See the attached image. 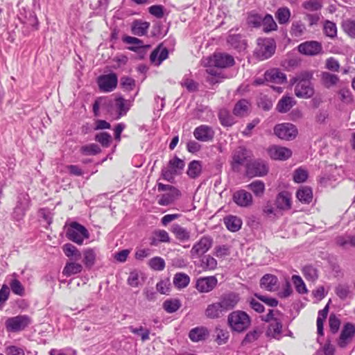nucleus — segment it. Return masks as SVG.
<instances>
[{"mask_svg": "<svg viewBox=\"0 0 355 355\" xmlns=\"http://www.w3.org/2000/svg\"><path fill=\"white\" fill-rule=\"evenodd\" d=\"M295 101L292 97L283 96L277 103L276 109L279 112L286 113L294 105Z\"/></svg>", "mask_w": 355, "mask_h": 355, "instance_id": "473e14b6", "label": "nucleus"}, {"mask_svg": "<svg viewBox=\"0 0 355 355\" xmlns=\"http://www.w3.org/2000/svg\"><path fill=\"white\" fill-rule=\"evenodd\" d=\"M76 261H69L66 263L62 270L63 275L70 277L71 275L79 274L83 271V265Z\"/></svg>", "mask_w": 355, "mask_h": 355, "instance_id": "bb28decb", "label": "nucleus"}, {"mask_svg": "<svg viewBox=\"0 0 355 355\" xmlns=\"http://www.w3.org/2000/svg\"><path fill=\"white\" fill-rule=\"evenodd\" d=\"M148 12L150 15L155 16L157 18H162L164 12V7L162 5H153L148 8Z\"/></svg>", "mask_w": 355, "mask_h": 355, "instance_id": "774afa93", "label": "nucleus"}, {"mask_svg": "<svg viewBox=\"0 0 355 355\" xmlns=\"http://www.w3.org/2000/svg\"><path fill=\"white\" fill-rule=\"evenodd\" d=\"M115 107L119 112V116H122L126 114L130 105L123 98L118 97L115 99Z\"/></svg>", "mask_w": 355, "mask_h": 355, "instance_id": "37998d69", "label": "nucleus"}, {"mask_svg": "<svg viewBox=\"0 0 355 355\" xmlns=\"http://www.w3.org/2000/svg\"><path fill=\"white\" fill-rule=\"evenodd\" d=\"M226 227L231 232H236L241 227V220L235 216H228L224 218Z\"/></svg>", "mask_w": 355, "mask_h": 355, "instance_id": "72a5a7b5", "label": "nucleus"}, {"mask_svg": "<svg viewBox=\"0 0 355 355\" xmlns=\"http://www.w3.org/2000/svg\"><path fill=\"white\" fill-rule=\"evenodd\" d=\"M265 79L267 82L282 84L286 82V76L279 69H272L265 72Z\"/></svg>", "mask_w": 355, "mask_h": 355, "instance_id": "aec40b11", "label": "nucleus"}, {"mask_svg": "<svg viewBox=\"0 0 355 355\" xmlns=\"http://www.w3.org/2000/svg\"><path fill=\"white\" fill-rule=\"evenodd\" d=\"M209 336V331L205 327H197L190 330L189 334V338L193 342H199L205 340Z\"/></svg>", "mask_w": 355, "mask_h": 355, "instance_id": "a878e982", "label": "nucleus"}, {"mask_svg": "<svg viewBox=\"0 0 355 355\" xmlns=\"http://www.w3.org/2000/svg\"><path fill=\"white\" fill-rule=\"evenodd\" d=\"M189 282L190 277L183 272H178L173 277V284L178 289L186 288Z\"/></svg>", "mask_w": 355, "mask_h": 355, "instance_id": "4c0bfd02", "label": "nucleus"}, {"mask_svg": "<svg viewBox=\"0 0 355 355\" xmlns=\"http://www.w3.org/2000/svg\"><path fill=\"white\" fill-rule=\"evenodd\" d=\"M322 50V44L317 41H307L298 46V51L307 55H315Z\"/></svg>", "mask_w": 355, "mask_h": 355, "instance_id": "f3484780", "label": "nucleus"}, {"mask_svg": "<svg viewBox=\"0 0 355 355\" xmlns=\"http://www.w3.org/2000/svg\"><path fill=\"white\" fill-rule=\"evenodd\" d=\"M274 132L281 139L293 140L297 135V129L292 123H284L275 125Z\"/></svg>", "mask_w": 355, "mask_h": 355, "instance_id": "1a4fd4ad", "label": "nucleus"}, {"mask_svg": "<svg viewBox=\"0 0 355 355\" xmlns=\"http://www.w3.org/2000/svg\"><path fill=\"white\" fill-rule=\"evenodd\" d=\"M62 251L70 261H78L81 258L80 251L71 243H65L62 247Z\"/></svg>", "mask_w": 355, "mask_h": 355, "instance_id": "c85d7f7f", "label": "nucleus"}, {"mask_svg": "<svg viewBox=\"0 0 355 355\" xmlns=\"http://www.w3.org/2000/svg\"><path fill=\"white\" fill-rule=\"evenodd\" d=\"M218 115L220 124L224 127H231L235 123L234 117L225 108L220 109Z\"/></svg>", "mask_w": 355, "mask_h": 355, "instance_id": "f704fd0d", "label": "nucleus"}, {"mask_svg": "<svg viewBox=\"0 0 355 355\" xmlns=\"http://www.w3.org/2000/svg\"><path fill=\"white\" fill-rule=\"evenodd\" d=\"M296 198L303 204H309L313 199V191L311 187H301L296 192Z\"/></svg>", "mask_w": 355, "mask_h": 355, "instance_id": "c756f323", "label": "nucleus"}, {"mask_svg": "<svg viewBox=\"0 0 355 355\" xmlns=\"http://www.w3.org/2000/svg\"><path fill=\"white\" fill-rule=\"evenodd\" d=\"M66 236L70 241L82 245L85 239L89 237L87 230L77 222H72L66 232Z\"/></svg>", "mask_w": 355, "mask_h": 355, "instance_id": "39448f33", "label": "nucleus"}, {"mask_svg": "<svg viewBox=\"0 0 355 355\" xmlns=\"http://www.w3.org/2000/svg\"><path fill=\"white\" fill-rule=\"evenodd\" d=\"M218 279L215 276L200 277L196 283V288L200 293H209L217 285Z\"/></svg>", "mask_w": 355, "mask_h": 355, "instance_id": "2eb2a0df", "label": "nucleus"}, {"mask_svg": "<svg viewBox=\"0 0 355 355\" xmlns=\"http://www.w3.org/2000/svg\"><path fill=\"white\" fill-rule=\"evenodd\" d=\"M215 135L214 129L208 125H200L193 130V136L198 141L202 142L211 141Z\"/></svg>", "mask_w": 355, "mask_h": 355, "instance_id": "ddd939ff", "label": "nucleus"}, {"mask_svg": "<svg viewBox=\"0 0 355 355\" xmlns=\"http://www.w3.org/2000/svg\"><path fill=\"white\" fill-rule=\"evenodd\" d=\"M342 28L345 33L349 37L355 39V20L347 19L342 23Z\"/></svg>", "mask_w": 355, "mask_h": 355, "instance_id": "a18cd8bd", "label": "nucleus"}, {"mask_svg": "<svg viewBox=\"0 0 355 355\" xmlns=\"http://www.w3.org/2000/svg\"><path fill=\"white\" fill-rule=\"evenodd\" d=\"M282 330V322L278 319H275L273 322H271L268 327V334H270L273 338H276L280 335Z\"/></svg>", "mask_w": 355, "mask_h": 355, "instance_id": "5fc2aeb1", "label": "nucleus"}, {"mask_svg": "<svg viewBox=\"0 0 355 355\" xmlns=\"http://www.w3.org/2000/svg\"><path fill=\"white\" fill-rule=\"evenodd\" d=\"M213 239L209 235H204L195 242L189 252L191 259H199L205 254L213 245Z\"/></svg>", "mask_w": 355, "mask_h": 355, "instance_id": "20e7f679", "label": "nucleus"}, {"mask_svg": "<svg viewBox=\"0 0 355 355\" xmlns=\"http://www.w3.org/2000/svg\"><path fill=\"white\" fill-rule=\"evenodd\" d=\"M267 151L270 157L275 160L284 161L290 158L292 155L291 149L277 145L270 146Z\"/></svg>", "mask_w": 355, "mask_h": 355, "instance_id": "4468645a", "label": "nucleus"}, {"mask_svg": "<svg viewBox=\"0 0 355 355\" xmlns=\"http://www.w3.org/2000/svg\"><path fill=\"white\" fill-rule=\"evenodd\" d=\"M302 272L307 281L315 282L318 278V270L312 266H305Z\"/></svg>", "mask_w": 355, "mask_h": 355, "instance_id": "49530a36", "label": "nucleus"}, {"mask_svg": "<svg viewBox=\"0 0 355 355\" xmlns=\"http://www.w3.org/2000/svg\"><path fill=\"white\" fill-rule=\"evenodd\" d=\"M170 230L174 234L175 239L180 242L188 241L190 239V232L179 224H173Z\"/></svg>", "mask_w": 355, "mask_h": 355, "instance_id": "b1692460", "label": "nucleus"}, {"mask_svg": "<svg viewBox=\"0 0 355 355\" xmlns=\"http://www.w3.org/2000/svg\"><path fill=\"white\" fill-rule=\"evenodd\" d=\"M96 253L92 248H87L83 251V263L86 268L90 269L96 262Z\"/></svg>", "mask_w": 355, "mask_h": 355, "instance_id": "e433bc0d", "label": "nucleus"}, {"mask_svg": "<svg viewBox=\"0 0 355 355\" xmlns=\"http://www.w3.org/2000/svg\"><path fill=\"white\" fill-rule=\"evenodd\" d=\"M341 324L340 319L334 313H331L329 318V330L333 334L338 333Z\"/></svg>", "mask_w": 355, "mask_h": 355, "instance_id": "864d4df0", "label": "nucleus"}, {"mask_svg": "<svg viewBox=\"0 0 355 355\" xmlns=\"http://www.w3.org/2000/svg\"><path fill=\"white\" fill-rule=\"evenodd\" d=\"M275 49V42L272 39L259 38L257 40L256 55L261 60H266L274 54Z\"/></svg>", "mask_w": 355, "mask_h": 355, "instance_id": "0eeeda50", "label": "nucleus"}, {"mask_svg": "<svg viewBox=\"0 0 355 355\" xmlns=\"http://www.w3.org/2000/svg\"><path fill=\"white\" fill-rule=\"evenodd\" d=\"M118 79L114 73L107 75H101L97 78V84L100 91L110 92L117 86Z\"/></svg>", "mask_w": 355, "mask_h": 355, "instance_id": "9b49d317", "label": "nucleus"}, {"mask_svg": "<svg viewBox=\"0 0 355 355\" xmlns=\"http://www.w3.org/2000/svg\"><path fill=\"white\" fill-rule=\"evenodd\" d=\"M228 324L233 331L241 333L250 327L251 319L245 311H235L228 315Z\"/></svg>", "mask_w": 355, "mask_h": 355, "instance_id": "7ed1b4c3", "label": "nucleus"}, {"mask_svg": "<svg viewBox=\"0 0 355 355\" xmlns=\"http://www.w3.org/2000/svg\"><path fill=\"white\" fill-rule=\"evenodd\" d=\"M199 267L203 271H213L217 268L218 262L216 259L210 254L203 255L200 258Z\"/></svg>", "mask_w": 355, "mask_h": 355, "instance_id": "393cba45", "label": "nucleus"}, {"mask_svg": "<svg viewBox=\"0 0 355 355\" xmlns=\"http://www.w3.org/2000/svg\"><path fill=\"white\" fill-rule=\"evenodd\" d=\"M262 331L259 328H255L248 331L241 341L243 346L249 345L257 341L262 334Z\"/></svg>", "mask_w": 355, "mask_h": 355, "instance_id": "c9c22d12", "label": "nucleus"}, {"mask_svg": "<svg viewBox=\"0 0 355 355\" xmlns=\"http://www.w3.org/2000/svg\"><path fill=\"white\" fill-rule=\"evenodd\" d=\"M308 178V171L302 168L299 167L295 169L293 172V181L296 183L304 182Z\"/></svg>", "mask_w": 355, "mask_h": 355, "instance_id": "bf43d9fd", "label": "nucleus"}, {"mask_svg": "<svg viewBox=\"0 0 355 355\" xmlns=\"http://www.w3.org/2000/svg\"><path fill=\"white\" fill-rule=\"evenodd\" d=\"M336 243L338 246L347 249L349 247L355 248V234H347L337 236Z\"/></svg>", "mask_w": 355, "mask_h": 355, "instance_id": "7c9ffc66", "label": "nucleus"}, {"mask_svg": "<svg viewBox=\"0 0 355 355\" xmlns=\"http://www.w3.org/2000/svg\"><path fill=\"white\" fill-rule=\"evenodd\" d=\"M210 62L214 67L220 69L231 67L235 64L233 56L226 53H215L211 57Z\"/></svg>", "mask_w": 355, "mask_h": 355, "instance_id": "f8f14e48", "label": "nucleus"}, {"mask_svg": "<svg viewBox=\"0 0 355 355\" xmlns=\"http://www.w3.org/2000/svg\"><path fill=\"white\" fill-rule=\"evenodd\" d=\"M122 40L125 44L135 45V46L128 47V49L132 51H136L138 49L144 46L143 41L137 37L125 35L123 37Z\"/></svg>", "mask_w": 355, "mask_h": 355, "instance_id": "8fccbe9b", "label": "nucleus"}, {"mask_svg": "<svg viewBox=\"0 0 355 355\" xmlns=\"http://www.w3.org/2000/svg\"><path fill=\"white\" fill-rule=\"evenodd\" d=\"M292 280L298 293L302 294L307 293L306 285L302 279L299 275H293Z\"/></svg>", "mask_w": 355, "mask_h": 355, "instance_id": "338daca9", "label": "nucleus"}, {"mask_svg": "<svg viewBox=\"0 0 355 355\" xmlns=\"http://www.w3.org/2000/svg\"><path fill=\"white\" fill-rule=\"evenodd\" d=\"M227 43L238 51L244 50L246 48V42L242 39L241 35H230L227 39Z\"/></svg>", "mask_w": 355, "mask_h": 355, "instance_id": "2f4dec72", "label": "nucleus"}, {"mask_svg": "<svg viewBox=\"0 0 355 355\" xmlns=\"http://www.w3.org/2000/svg\"><path fill=\"white\" fill-rule=\"evenodd\" d=\"M321 80L325 87L330 88L337 84L339 78L335 74L323 72L321 75Z\"/></svg>", "mask_w": 355, "mask_h": 355, "instance_id": "ea45409f", "label": "nucleus"}, {"mask_svg": "<svg viewBox=\"0 0 355 355\" xmlns=\"http://www.w3.org/2000/svg\"><path fill=\"white\" fill-rule=\"evenodd\" d=\"M306 26L301 21H294L291 28V34L296 37H301L306 32Z\"/></svg>", "mask_w": 355, "mask_h": 355, "instance_id": "09e8293b", "label": "nucleus"}, {"mask_svg": "<svg viewBox=\"0 0 355 355\" xmlns=\"http://www.w3.org/2000/svg\"><path fill=\"white\" fill-rule=\"evenodd\" d=\"M302 7L309 11H317L322 8V3L320 0H308L303 3Z\"/></svg>", "mask_w": 355, "mask_h": 355, "instance_id": "e2e57ef3", "label": "nucleus"}, {"mask_svg": "<svg viewBox=\"0 0 355 355\" xmlns=\"http://www.w3.org/2000/svg\"><path fill=\"white\" fill-rule=\"evenodd\" d=\"M31 318L27 315H18L8 318L5 322L8 332H19L24 330L31 323Z\"/></svg>", "mask_w": 355, "mask_h": 355, "instance_id": "423d86ee", "label": "nucleus"}, {"mask_svg": "<svg viewBox=\"0 0 355 355\" xmlns=\"http://www.w3.org/2000/svg\"><path fill=\"white\" fill-rule=\"evenodd\" d=\"M248 110V103L247 101L243 99L238 101L233 110V113L236 116H243L245 115Z\"/></svg>", "mask_w": 355, "mask_h": 355, "instance_id": "3c124183", "label": "nucleus"}, {"mask_svg": "<svg viewBox=\"0 0 355 355\" xmlns=\"http://www.w3.org/2000/svg\"><path fill=\"white\" fill-rule=\"evenodd\" d=\"M246 187L252 191L256 196L261 197L265 191V184L261 180H254L248 184Z\"/></svg>", "mask_w": 355, "mask_h": 355, "instance_id": "a19ab883", "label": "nucleus"}, {"mask_svg": "<svg viewBox=\"0 0 355 355\" xmlns=\"http://www.w3.org/2000/svg\"><path fill=\"white\" fill-rule=\"evenodd\" d=\"M313 73L304 71L293 79V83L295 84V94L298 98H309L314 94L315 90L311 82Z\"/></svg>", "mask_w": 355, "mask_h": 355, "instance_id": "f03ea898", "label": "nucleus"}, {"mask_svg": "<svg viewBox=\"0 0 355 355\" xmlns=\"http://www.w3.org/2000/svg\"><path fill=\"white\" fill-rule=\"evenodd\" d=\"M168 56V49L160 44L151 52L150 60L155 66H159L164 60L167 59Z\"/></svg>", "mask_w": 355, "mask_h": 355, "instance_id": "6ab92c4d", "label": "nucleus"}, {"mask_svg": "<svg viewBox=\"0 0 355 355\" xmlns=\"http://www.w3.org/2000/svg\"><path fill=\"white\" fill-rule=\"evenodd\" d=\"M10 286L14 294L19 296H24L25 295V288L17 279H12L10 283Z\"/></svg>", "mask_w": 355, "mask_h": 355, "instance_id": "680f3d73", "label": "nucleus"}, {"mask_svg": "<svg viewBox=\"0 0 355 355\" xmlns=\"http://www.w3.org/2000/svg\"><path fill=\"white\" fill-rule=\"evenodd\" d=\"M150 24L141 19H135L131 24V33L137 36L146 35L148 31Z\"/></svg>", "mask_w": 355, "mask_h": 355, "instance_id": "412c9836", "label": "nucleus"}, {"mask_svg": "<svg viewBox=\"0 0 355 355\" xmlns=\"http://www.w3.org/2000/svg\"><path fill=\"white\" fill-rule=\"evenodd\" d=\"M278 279L275 275L266 274L260 280L261 288L270 292L275 291L277 288Z\"/></svg>", "mask_w": 355, "mask_h": 355, "instance_id": "4be33fe9", "label": "nucleus"}, {"mask_svg": "<svg viewBox=\"0 0 355 355\" xmlns=\"http://www.w3.org/2000/svg\"><path fill=\"white\" fill-rule=\"evenodd\" d=\"M149 267L154 270L161 271L165 268V261L160 257H155L148 261Z\"/></svg>", "mask_w": 355, "mask_h": 355, "instance_id": "4d7b16f0", "label": "nucleus"}, {"mask_svg": "<svg viewBox=\"0 0 355 355\" xmlns=\"http://www.w3.org/2000/svg\"><path fill=\"white\" fill-rule=\"evenodd\" d=\"M324 33L330 38H334L337 35V27L335 23L327 20L323 26Z\"/></svg>", "mask_w": 355, "mask_h": 355, "instance_id": "6e6d98bb", "label": "nucleus"}, {"mask_svg": "<svg viewBox=\"0 0 355 355\" xmlns=\"http://www.w3.org/2000/svg\"><path fill=\"white\" fill-rule=\"evenodd\" d=\"M168 167L172 169L175 173L178 171L182 170L184 167V162L178 157H174L168 162Z\"/></svg>", "mask_w": 355, "mask_h": 355, "instance_id": "0e129e2a", "label": "nucleus"}, {"mask_svg": "<svg viewBox=\"0 0 355 355\" xmlns=\"http://www.w3.org/2000/svg\"><path fill=\"white\" fill-rule=\"evenodd\" d=\"M128 329L133 334L139 336L141 337V341L144 342L150 340V331L148 329L144 328L142 326H139V327H134L133 326H130Z\"/></svg>", "mask_w": 355, "mask_h": 355, "instance_id": "c03bdc74", "label": "nucleus"}, {"mask_svg": "<svg viewBox=\"0 0 355 355\" xmlns=\"http://www.w3.org/2000/svg\"><path fill=\"white\" fill-rule=\"evenodd\" d=\"M261 25L263 26V30L265 33L276 31L277 28L276 22L272 16L270 14L266 15L265 17L262 18Z\"/></svg>", "mask_w": 355, "mask_h": 355, "instance_id": "58836bf2", "label": "nucleus"}, {"mask_svg": "<svg viewBox=\"0 0 355 355\" xmlns=\"http://www.w3.org/2000/svg\"><path fill=\"white\" fill-rule=\"evenodd\" d=\"M275 17L280 24H286L291 17V11L286 7L279 8L275 13Z\"/></svg>", "mask_w": 355, "mask_h": 355, "instance_id": "de8ad7c7", "label": "nucleus"}, {"mask_svg": "<svg viewBox=\"0 0 355 355\" xmlns=\"http://www.w3.org/2000/svg\"><path fill=\"white\" fill-rule=\"evenodd\" d=\"M239 301V295L235 293L223 294L218 302L207 305L205 310V315L212 320L220 318L228 311L233 309Z\"/></svg>", "mask_w": 355, "mask_h": 355, "instance_id": "f257e3e1", "label": "nucleus"}, {"mask_svg": "<svg viewBox=\"0 0 355 355\" xmlns=\"http://www.w3.org/2000/svg\"><path fill=\"white\" fill-rule=\"evenodd\" d=\"M181 304L178 300H166L163 304L164 309L169 313H174L178 311Z\"/></svg>", "mask_w": 355, "mask_h": 355, "instance_id": "052dcab7", "label": "nucleus"}, {"mask_svg": "<svg viewBox=\"0 0 355 355\" xmlns=\"http://www.w3.org/2000/svg\"><path fill=\"white\" fill-rule=\"evenodd\" d=\"M233 200L237 205L243 207H249L253 202L252 194L243 189L234 193Z\"/></svg>", "mask_w": 355, "mask_h": 355, "instance_id": "a211bd4d", "label": "nucleus"}, {"mask_svg": "<svg viewBox=\"0 0 355 355\" xmlns=\"http://www.w3.org/2000/svg\"><path fill=\"white\" fill-rule=\"evenodd\" d=\"M250 157L249 152L243 146H239L232 153L230 165L232 171L239 172L241 166L245 165L248 158Z\"/></svg>", "mask_w": 355, "mask_h": 355, "instance_id": "6e6552de", "label": "nucleus"}, {"mask_svg": "<svg viewBox=\"0 0 355 355\" xmlns=\"http://www.w3.org/2000/svg\"><path fill=\"white\" fill-rule=\"evenodd\" d=\"M80 152L85 155H95L101 152L100 147L96 144H90L83 146Z\"/></svg>", "mask_w": 355, "mask_h": 355, "instance_id": "13d9d810", "label": "nucleus"}, {"mask_svg": "<svg viewBox=\"0 0 355 355\" xmlns=\"http://www.w3.org/2000/svg\"><path fill=\"white\" fill-rule=\"evenodd\" d=\"M95 140L103 147L107 148L111 144L112 136L107 132H102L96 135Z\"/></svg>", "mask_w": 355, "mask_h": 355, "instance_id": "603ef678", "label": "nucleus"}, {"mask_svg": "<svg viewBox=\"0 0 355 355\" xmlns=\"http://www.w3.org/2000/svg\"><path fill=\"white\" fill-rule=\"evenodd\" d=\"M275 204L277 209L286 211L292 208V196L286 191H282L277 194L275 198Z\"/></svg>", "mask_w": 355, "mask_h": 355, "instance_id": "dca6fc26", "label": "nucleus"}, {"mask_svg": "<svg viewBox=\"0 0 355 355\" xmlns=\"http://www.w3.org/2000/svg\"><path fill=\"white\" fill-rule=\"evenodd\" d=\"M355 336V324L352 322H346L337 339V345L340 348H345Z\"/></svg>", "mask_w": 355, "mask_h": 355, "instance_id": "9d476101", "label": "nucleus"}, {"mask_svg": "<svg viewBox=\"0 0 355 355\" xmlns=\"http://www.w3.org/2000/svg\"><path fill=\"white\" fill-rule=\"evenodd\" d=\"M329 310V302H328L323 309L320 310L318 313V318L316 320L317 334L320 336H324V322L326 320Z\"/></svg>", "mask_w": 355, "mask_h": 355, "instance_id": "cd10ccee", "label": "nucleus"}, {"mask_svg": "<svg viewBox=\"0 0 355 355\" xmlns=\"http://www.w3.org/2000/svg\"><path fill=\"white\" fill-rule=\"evenodd\" d=\"M202 171V165L200 161L193 160L188 166L187 175L191 178H196L200 175Z\"/></svg>", "mask_w": 355, "mask_h": 355, "instance_id": "79ce46f5", "label": "nucleus"}, {"mask_svg": "<svg viewBox=\"0 0 355 355\" xmlns=\"http://www.w3.org/2000/svg\"><path fill=\"white\" fill-rule=\"evenodd\" d=\"M248 172L254 176H263L268 172V168L263 161H254L248 166Z\"/></svg>", "mask_w": 355, "mask_h": 355, "instance_id": "5701e85b", "label": "nucleus"}, {"mask_svg": "<svg viewBox=\"0 0 355 355\" xmlns=\"http://www.w3.org/2000/svg\"><path fill=\"white\" fill-rule=\"evenodd\" d=\"M230 338V333L225 329H216V337L215 341L219 345L227 343Z\"/></svg>", "mask_w": 355, "mask_h": 355, "instance_id": "69168bd1", "label": "nucleus"}]
</instances>
